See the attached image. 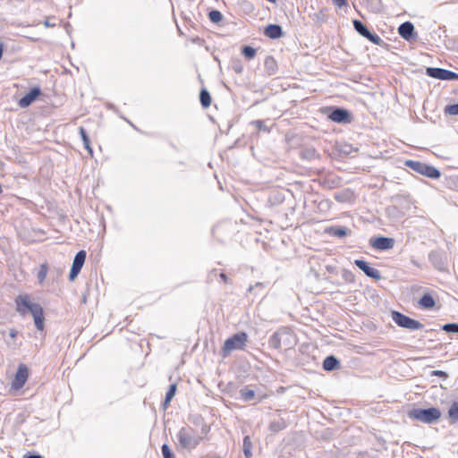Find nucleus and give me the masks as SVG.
<instances>
[{
	"mask_svg": "<svg viewBox=\"0 0 458 458\" xmlns=\"http://www.w3.org/2000/svg\"><path fill=\"white\" fill-rule=\"evenodd\" d=\"M291 337V329L287 327H282L269 337L268 345L272 349L279 350L281 349L282 343H284L287 348H290L292 345Z\"/></svg>",
	"mask_w": 458,
	"mask_h": 458,
	"instance_id": "obj_5",
	"label": "nucleus"
},
{
	"mask_svg": "<svg viewBox=\"0 0 458 458\" xmlns=\"http://www.w3.org/2000/svg\"><path fill=\"white\" fill-rule=\"evenodd\" d=\"M208 18L213 23H218L223 20V14L218 10H211L208 13Z\"/></svg>",
	"mask_w": 458,
	"mask_h": 458,
	"instance_id": "obj_34",
	"label": "nucleus"
},
{
	"mask_svg": "<svg viewBox=\"0 0 458 458\" xmlns=\"http://www.w3.org/2000/svg\"><path fill=\"white\" fill-rule=\"evenodd\" d=\"M341 275H342V278L346 283H349V284L354 283L355 276L353 275V273L352 271H350L348 269H343Z\"/></svg>",
	"mask_w": 458,
	"mask_h": 458,
	"instance_id": "obj_35",
	"label": "nucleus"
},
{
	"mask_svg": "<svg viewBox=\"0 0 458 458\" xmlns=\"http://www.w3.org/2000/svg\"><path fill=\"white\" fill-rule=\"evenodd\" d=\"M407 414L410 419L427 424L434 423L441 417V411L435 407L428 409L413 408L410 410Z\"/></svg>",
	"mask_w": 458,
	"mask_h": 458,
	"instance_id": "obj_3",
	"label": "nucleus"
},
{
	"mask_svg": "<svg viewBox=\"0 0 458 458\" xmlns=\"http://www.w3.org/2000/svg\"><path fill=\"white\" fill-rule=\"evenodd\" d=\"M243 453L246 458H250L252 456L251 448H252V443L250 441V437L246 436L243 438Z\"/></svg>",
	"mask_w": 458,
	"mask_h": 458,
	"instance_id": "obj_31",
	"label": "nucleus"
},
{
	"mask_svg": "<svg viewBox=\"0 0 458 458\" xmlns=\"http://www.w3.org/2000/svg\"><path fill=\"white\" fill-rule=\"evenodd\" d=\"M339 368H340V361L335 356L329 355L325 358V360L323 361V369L326 371H334L335 369H338Z\"/></svg>",
	"mask_w": 458,
	"mask_h": 458,
	"instance_id": "obj_18",
	"label": "nucleus"
},
{
	"mask_svg": "<svg viewBox=\"0 0 458 458\" xmlns=\"http://www.w3.org/2000/svg\"><path fill=\"white\" fill-rule=\"evenodd\" d=\"M353 28L354 30L362 37L372 42L373 44L377 46H383L385 45L384 40L376 33H372L368 27L360 21L359 20H353Z\"/></svg>",
	"mask_w": 458,
	"mask_h": 458,
	"instance_id": "obj_8",
	"label": "nucleus"
},
{
	"mask_svg": "<svg viewBox=\"0 0 458 458\" xmlns=\"http://www.w3.org/2000/svg\"><path fill=\"white\" fill-rule=\"evenodd\" d=\"M332 2L338 7H343L347 4L346 0H332Z\"/></svg>",
	"mask_w": 458,
	"mask_h": 458,
	"instance_id": "obj_44",
	"label": "nucleus"
},
{
	"mask_svg": "<svg viewBox=\"0 0 458 458\" xmlns=\"http://www.w3.org/2000/svg\"><path fill=\"white\" fill-rule=\"evenodd\" d=\"M256 49L250 46H244L242 48V54L248 60L253 59L256 55Z\"/></svg>",
	"mask_w": 458,
	"mask_h": 458,
	"instance_id": "obj_32",
	"label": "nucleus"
},
{
	"mask_svg": "<svg viewBox=\"0 0 458 458\" xmlns=\"http://www.w3.org/2000/svg\"><path fill=\"white\" fill-rule=\"evenodd\" d=\"M248 343V335L245 332H238L227 338L221 348V355L225 358L233 351H243Z\"/></svg>",
	"mask_w": 458,
	"mask_h": 458,
	"instance_id": "obj_2",
	"label": "nucleus"
},
{
	"mask_svg": "<svg viewBox=\"0 0 458 458\" xmlns=\"http://www.w3.org/2000/svg\"><path fill=\"white\" fill-rule=\"evenodd\" d=\"M44 25H45L46 27H51V26H53V25H52L48 21H46L44 22Z\"/></svg>",
	"mask_w": 458,
	"mask_h": 458,
	"instance_id": "obj_49",
	"label": "nucleus"
},
{
	"mask_svg": "<svg viewBox=\"0 0 458 458\" xmlns=\"http://www.w3.org/2000/svg\"><path fill=\"white\" fill-rule=\"evenodd\" d=\"M233 71L236 72V73H242V71H243V67L241 64H235L233 66Z\"/></svg>",
	"mask_w": 458,
	"mask_h": 458,
	"instance_id": "obj_43",
	"label": "nucleus"
},
{
	"mask_svg": "<svg viewBox=\"0 0 458 458\" xmlns=\"http://www.w3.org/2000/svg\"><path fill=\"white\" fill-rule=\"evenodd\" d=\"M335 199L336 200H338V201H341V200H342V199H340L339 195H337V194L335 196Z\"/></svg>",
	"mask_w": 458,
	"mask_h": 458,
	"instance_id": "obj_51",
	"label": "nucleus"
},
{
	"mask_svg": "<svg viewBox=\"0 0 458 458\" xmlns=\"http://www.w3.org/2000/svg\"><path fill=\"white\" fill-rule=\"evenodd\" d=\"M17 334H18V331L15 330V329H10L9 331V335L12 337V338H15L17 336Z\"/></svg>",
	"mask_w": 458,
	"mask_h": 458,
	"instance_id": "obj_46",
	"label": "nucleus"
},
{
	"mask_svg": "<svg viewBox=\"0 0 458 458\" xmlns=\"http://www.w3.org/2000/svg\"><path fill=\"white\" fill-rule=\"evenodd\" d=\"M264 34L271 39H277L283 36V30L278 24H269L265 28Z\"/></svg>",
	"mask_w": 458,
	"mask_h": 458,
	"instance_id": "obj_17",
	"label": "nucleus"
},
{
	"mask_svg": "<svg viewBox=\"0 0 458 458\" xmlns=\"http://www.w3.org/2000/svg\"><path fill=\"white\" fill-rule=\"evenodd\" d=\"M395 205L389 206L386 208L388 216L399 219L405 215V212L411 208V199L408 197L396 195L392 198Z\"/></svg>",
	"mask_w": 458,
	"mask_h": 458,
	"instance_id": "obj_4",
	"label": "nucleus"
},
{
	"mask_svg": "<svg viewBox=\"0 0 458 458\" xmlns=\"http://www.w3.org/2000/svg\"><path fill=\"white\" fill-rule=\"evenodd\" d=\"M354 264L361 271H363L368 277L373 278L375 280H379L381 278L380 272L377 269L370 267L367 261L363 259H355Z\"/></svg>",
	"mask_w": 458,
	"mask_h": 458,
	"instance_id": "obj_14",
	"label": "nucleus"
},
{
	"mask_svg": "<svg viewBox=\"0 0 458 458\" xmlns=\"http://www.w3.org/2000/svg\"><path fill=\"white\" fill-rule=\"evenodd\" d=\"M3 53H4V44L2 42H0V60L3 57Z\"/></svg>",
	"mask_w": 458,
	"mask_h": 458,
	"instance_id": "obj_48",
	"label": "nucleus"
},
{
	"mask_svg": "<svg viewBox=\"0 0 458 458\" xmlns=\"http://www.w3.org/2000/svg\"><path fill=\"white\" fill-rule=\"evenodd\" d=\"M161 452L163 458H175L174 454H173L171 448L167 444L162 445Z\"/></svg>",
	"mask_w": 458,
	"mask_h": 458,
	"instance_id": "obj_37",
	"label": "nucleus"
},
{
	"mask_svg": "<svg viewBox=\"0 0 458 458\" xmlns=\"http://www.w3.org/2000/svg\"><path fill=\"white\" fill-rule=\"evenodd\" d=\"M424 164L425 163H422L420 161H415V160H407V161H405V165L406 166H408L412 171H414V172H416V173H418L420 174H422V173H423Z\"/></svg>",
	"mask_w": 458,
	"mask_h": 458,
	"instance_id": "obj_25",
	"label": "nucleus"
},
{
	"mask_svg": "<svg viewBox=\"0 0 458 458\" xmlns=\"http://www.w3.org/2000/svg\"><path fill=\"white\" fill-rule=\"evenodd\" d=\"M399 35L405 40L411 41L417 38L414 25L411 21L402 23L398 28Z\"/></svg>",
	"mask_w": 458,
	"mask_h": 458,
	"instance_id": "obj_16",
	"label": "nucleus"
},
{
	"mask_svg": "<svg viewBox=\"0 0 458 458\" xmlns=\"http://www.w3.org/2000/svg\"><path fill=\"white\" fill-rule=\"evenodd\" d=\"M431 375L432 376H437V377H443L444 379L447 378L448 377V375L446 372L443 371V370H433L431 372Z\"/></svg>",
	"mask_w": 458,
	"mask_h": 458,
	"instance_id": "obj_42",
	"label": "nucleus"
},
{
	"mask_svg": "<svg viewBox=\"0 0 458 458\" xmlns=\"http://www.w3.org/2000/svg\"><path fill=\"white\" fill-rule=\"evenodd\" d=\"M219 277L225 284L227 283L228 277L225 273H220Z\"/></svg>",
	"mask_w": 458,
	"mask_h": 458,
	"instance_id": "obj_45",
	"label": "nucleus"
},
{
	"mask_svg": "<svg viewBox=\"0 0 458 458\" xmlns=\"http://www.w3.org/2000/svg\"><path fill=\"white\" fill-rule=\"evenodd\" d=\"M265 287L266 285L264 283L258 282L254 285H250V287L248 288V293H252V291L255 288H260L261 290H263Z\"/></svg>",
	"mask_w": 458,
	"mask_h": 458,
	"instance_id": "obj_41",
	"label": "nucleus"
},
{
	"mask_svg": "<svg viewBox=\"0 0 458 458\" xmlns=\"http://www.w3.org/2000/svg\"><path fill=\"white\" fill-rule=\"evenodd\" d=\"M86 256H87V253L83 250H81L76 253V255L73 259V261H72L70 274H69V279L71 281H73L80 274V272L85 263Z\"/></svg>",
	"mask_w": 458,
	"mask_h": 458,
	"instance_id": "obj_10",
	"label": "nucleus"
},
{
	"mask_svg": "<svg viewBox=\"0 0 458 458\" xmlns=\"http://www.w3.org/2000/svg\"><path fill=\"white\" fill-rule=\"evenodd\" d=\"M177 439L182 448L187 450L195 449L202 440L198 432L191 427H182L177 433Z\"/></svg>",
	"mask_w": 458,
	"mask_h": 458,
	"instance_id": "obj_1",
	"label": "nucleus"
},
{
	"mask_svg": "<svg viewBox=\"0 0 458 458\" xmlns=\"http://www.w3.org/2000/svg\"><path fill=\"white\" fill-rule=\"evenodd\" d=\"M41 89L39 87L32 88L28 93L20 98L18 104L21 108L30 106L40 95Z\"/></svg>",
	"mask_w": 458,
	"mask_h": 458,
	"instance_id": "obj_15",
	"label": "nucleus"
},
{
	"mask_svg": "<svg viewBox=\"0 0 458 458\" xmlns=\"http://www.w3.org/2000/svg\"><path fill=\"white\" fill-rule=\"evenodd\" d=\"M392 319L400 327L410 330H420L424 327L423 324L415 320L399 311L393 310L391 313Z\"/></svg>",
	"mask_w": 458,
	"mask_h": 458,
	"instance_id": "obj_7",
	"label": "nucleus"
},
{
	"mask_svg": "<svg viewBox=\"0 0 458 458\" xmlns=\"http://www.w3.org/2000/svg\"><path fill=\"white\" fill-rule=\"evenodd\" d=\"M264 68L268 76L275 75L278 68L276 59L271 55H267L264 61Z\"/></svg>",
	"mask_w": 458,
	"mask_h": 458,
	"instance_id": "obj_19",
	"label": "nucleus"
},
{
	"mask_svg": "<svg viewBox=\"0 0 458 458\" xmlns=\"http://www.w3.org/2000/svg\"><path fill=\"white\" fill-rule=\"evenodd\" d=\"M445 113L450 115H458V103L447 105L445 107Z\"/></svg>",
	"mask_w": 458,
	"mask_h": 458,
	"instance_id": "obj_39",
	"label": "nucleus"
},
{
	"mask_svg": "<svg viewBox=\"0 0 458 458\" xmlns=\"http://www.w3.org/2000/svg\"><path fill=\"white\" fill-rule=\"evenodd\" d=\"M419 304L425 309H432L436 305L434 298L429 293H425L419 301Z\"/></svg>",
	"mask_w": 458,
	"mask_h": 458,
	"instance_id": "obj_22",
	"label": "nucleus"
},
{
	"mask_svg": "<svg viewBox=\"0 0 458 458\" xmlns=\"http://www.w3.org/2000/svg\"><path fill=\"white\" fill-rule=\"evenodd\" d=\"M17 305V310L21 314H25L26 312H30L32 317L40 315L43 313V308L38 303L31 302L30 300V296L27 294L19 295L15 300Z\"/></svg>",
	"mask_w": 458,
	"mask_h": 458,
	"instance_id": "obj_6",
	"label": "nucleus"
},
{
	"mask_svg": "<svg viewBox=\"0 0 458 458\" xmlns=\"http://www.w3.org/2000/svg\"><path fill=\"white\" fill-rule=\"evenodd\" d=\"M448 417L451 423H454L458 420V403H454L448 410Z\"/></svg>",
	"mask_w": 458,
	"mask_h": 458,
	"instance_id": "obj_30",
	"label": "nucleus"
},
{
	"mask_svg": "<svg viewBox=\"0 0 458 458\" xmlns=\"http://www.w3.org/2000/svg\"><path fill=\"white\" fill-rule=\"evenodd\" d=\"M29 377V369L25 364H20L16 371L14 379L12 382V387L19 390L23 387Z\"/></svg>",
	"mask_w": 458,
	"mask_h": 458,
	"instance_id": "obj_12",
	"label": "nucleus"
},
{
	"mask_svg": "<svg viewBox=\"0 0 458 458\" xmlns=\"http://www.w3.org/2000/svg\"><path fill=\"white\" fill-rule=\"evenodd\" d=\"M34 323L38 330L42 331L44 329V312L40 315L35 316L34 318Z\"/></svg>",
	"mask_w": 458,
	"mask_h": 458,
	"instance_id": "obj_36",
	"label": "nucleus"
},
{
	"mask_svg": "<svg viewBox=\"0 0 458 458\" xmlns=\"http://www.w3.org/2000/svg\"><path fill=\"white\" fill-rule=\"evenodd\" d=\"M79 134L81 138V140L83 142V146L84 148L89 151V153L90 155H92L93 153V150H92V148L90 146V140H89V137L87 133V131L83 128V127H80L79 128Z\"/></svg>",
	"mask_w": 458,
	"mask_h": 458,
	"instance_id": "obj_23",
	"label": "nucleus"
},
{
	"mask_svg": "<svg viewBox=\"0 0 458 458\" xmlns=\"http://www.w3.org/2000/svg\"><path fill=\"white\" fill-rule=\"evenodd\" d=\"M426 74L441 81H458V73L443 68L428 67Z\"/></svg>",
	"mask_w": 458,
	"mask_h": 458,
	"instance_id": "obj_9",
	"label": "nucleus"
},
{
	"mask_svg": "<svg viewBox=\"0 0 458 458\" xmlns=\"http://www.w3.org/2000/svg\"><path fill=\"white\" fill-rule=\"evenodd\" d=\"M24 458H43L40 454H29L25 455Z\"/></svg>",
	"mask_w": 458,
	"mask_h": 458,
	"instance_id": "obj_47",
	"label": "nucleus"
},
{
	"mask_svg": "<svg viewBox=\"0 0 458 458\" xmlns=\"http://www.w3.org/2000/svg\"><path fill=\"white\" fill-rule=\"evenodd\" d=\"M394 239L385 237V236H377L372 237L369 240V244L373 249L378 250H388L394 248Z\"/></svg>",
	"mask_w": 458,
	"mask_h": 458,
	"instance_id": "obj_11",
	"label": "nucleus"
},
{
	"mask_svg": "<svg viewBox=\"0 0 458 458\" xmlns=\"http://www.w3.org/2000/svg\"><path fill=\"white\" fill-rule=\"evenodd\" d=\"M176 390H177L176 384H171L169 386V388H168V390H167V392L165 394V401L163 403V406L165 408H166L168 406V404L170 403V402L172 401V399L175 395Z\"/></svg>",
	"mask_w": 458,
	"mask_h": 458,
	"instance_id": "obj_27",
	"label": "nucleus"
},
{
	"mask_svg": "<svg viewBox=\"0 0 458 458\" xmlns=\"http://www.w3.org/2000/svg\"><path fill=\"white\" fill-rule=\"evenodd\" d=\"M47 271H48L47 264V263L41 264L40 267H39V270L38 272V275H37L38 283L40 284H42L45 282L47 275Z\"/></svg>",
	"mask_w": 458,
	"mask_h": 458,
	"instance_id": "obj_29",
	"label": "nucleus"
},
{
	"mask_svg": "<svg viewBox=\"0 0 458 458\" xmlns=\"http://www.w3.org/2000/svg\"><path fill=\"white\" fill-rule=\"evenodd\" d=\"M422 175L430 179H438L441 176L440 171L435 166L424 164Z\"/></svg>",
	"mask_w": 458,
	"mask_h": 458,
	"instance_id": "obj_21",
	"label": "nucleus"
},
{
	"mask_svg": "<svg viewBox=\"0 0 458 458\" xmlns=\"http://www.w3.org/2000/svg\"><path fill=\"white\" fill-rule=\"evenodd\" d=\"M288 426V423L287 421L283 419V418H280L278 420H272L270 423H269V430L273 433H277L279 431H282L284 430V428H286Z\"/></svg>",
	"mask_w": 458,
	"mask_h": 458,
	"instance_id": "obj_20",
	"label": "nucleus"
},
{
	"mask_svg": "<svg viewBox=\"0 0 458 458\" xmlns=\"http://www.w3.org/2000/svg\"><path fill=\"white\" fill-rule=\"evenodd\" d=\"M328 118L337 123H347L352 120L350 112L342 107H334L328 114Z\"/></svg>",
	"mask_w": 458,
	"mask_h": 458,
	"instance_id": "obj_13",
	"label": "nucleus"
},
{
	"mask_svg": "<svg viewBox=\"0 0 458 458\" xmlns=\"http://www.w3.org/2000/svg\"><path fill=\"white\" fill-rule=\"evenodd\" d=\"M327 232L333 236L343 238L346 236L350 231L342 226H332L327 230Z\"/></svg>",
	"mask_w": 458,
	"mask_h": 458,
	"instance_id": "obj_24",
	"label": "nucleus"
},
{
	"mask_svg": "<svg viewBox=\"0 0 458 458\" xmlns=\"http://www.w3.org/2000/svg\"><path fill=\"white\" fill-rule=\"evenodd\" d=\"M252 124L255 125L259 131H267V132L269 131V128L267 125H265L263 121H261V120L253 121Z\"/></svg>",
	"mask_w": 458,
	"mask_h": 458,
	"instance_id": "obj_40",
	"label": "nucleus"
},
{
	"mask_svg": "<svg viewBox=\"0 0 458 458\" xmlns=\"http://www.w3.org/2000/svg\"><path fill=\"white\" fill-rule=\"evenodd\" d=\"M199 101L203 107L207 108L211 105V96L206 89H201L199 92Z\"/></svg>",
	"mask_w": 458,
	"mask_h": 458,
	"instance_id": "obj_26",
	"label": "nucleus"
},
{
	"mask_svg": "<svg viewBox=\"0 0 458 458\" xmlns=\"http://www.w3.org/2000/svg\"><path fill=\"white\" fill-rule=\"evenodd\" d=\"M411 263L416 267H420V264L415 259H411Z\"/></svg>",
	"mask_w": 458,
	"mask_h": 458,
	"instance_id": "obj_50",
	"label": "nucleus"
},
{
	"mask_svg": "<svg viewBox=\"0 0 458 458\" xmlns=\"http://www.w3.org/2000/svg\"><path fill=\"white\" fill-rule=\"evenodd\" d=\"M240 395L245 402L251 401L255 397V392L249 388H242L240 390Z\"/></svg>",
	"mask_w": 458,
	"mask_h": 458,
	"instance_id": "obj_33",
	"label": "nucleus"
},
{
	"mask_svg": "<svg viewBox=\"0 0 458 458\" xmlns=\"http://www.w3.org/2000/svg\"><path fill=\"white\" fill-rule=\"evenodd\" d=\"M428 259L436 268L441 269L443 263L441 261L440 254L437 251H431L428 254Z\"/></svg>",
	"mask_w": 458,
	"mask_h": 458,
	"instance_id": "obj_28",
	"label": "nucleus"
},
{
	"mask_svg": "<svg viewBox=\"0 0 458 458\" xmlns=\"http://www.w3.org/2000/svg\"><path fill=\"white\" fill-rule=\"evenodd\" d=\"M446 333H458V323H447L442 327Z\"/></svg>",
	"mask_w": 458,
	"mask_h": 458,
	"instance_id": "obj_38",
	"label": "nucleus"
}]
</instances>
